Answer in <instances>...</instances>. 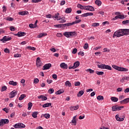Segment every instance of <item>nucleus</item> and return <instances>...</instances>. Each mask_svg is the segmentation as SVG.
<instances>
[{"label":"nucleus","instance_id":"18","mask_svg":"<svg viewBox=\"0 0 129 129\" xmlns=\"http://www.w3.org/2000/svg\"><path fill=\"white\" fill-rule=\"evenodd\" d=\"M9 84H10V85H13V86H17V85H18V82H14V81H10Z\"/></svg>","mask_w":129,"mask_h":129},{"label":"nucleus","instance_id":"34","mask_svg":"<svg viewBox=\"0 0 129 129\" xmlns=\"http://www.w3.org/2000/svg\"><path fill=\"white\" fill-rule=\"evenodd\" d=\"M71 12H72V9L71 8H67L66 9L65 13H66V14H70Z\"/></svg>","mask_w":129,"mask_h":129},{"label":"nucleus","instance_id":"40","mask_svg":"<svg viewBox=\"0 0 129 129\" xmlns=\"http://www.w3.org/2000/svg\"><path fill=\"white\" fill-rule=\"evenodd\" d=\"M66 86H69V87H71V83L69 82V81H67L65 83Z\"/></svg>","mask_w":129,"mask_h":129},{"label":"nucleus","instance_id":"9","mask_svg":"<svg viewBox=\"0 0 129 129\" xmlns=\"http://www.w3.org/2000/svg\"><path fill=\"white\" fill-rule=\"evenodd\" d=\"M17 94V91H13L10 93L9 95V97L10 98H14V97H15V96H16Z\"/></svg>","mask_w":129,"mask_h":129},{"label":"nucleus","instance_id":"25","mask_svg":"<svg viewBox=\"0 0 129 129\" xmlns=\"http://www.w3.org/2000/svg\"><path fill=\"white\" fill-rule=\"evenodd\" d=\"M18 14L20 16H26V15H28V12L21 11V12H19Z\"/></svg>","mask_w":129,"mask_h":129},{"label":"nucleus","instance_id":"46","mask_svg":"<svg viewBox=\"0 0 129 129\" xmlns=\"http://www.w3.org/2000/svg\"><path fill=\"white\" fill-rule=\"evenodd\" d=\"M48 93H49V94H52V93H54V89L52 88H50L48 90Z\"/></svg>","mask_w":129,"mask_h":129},{"label":"nucleus","instance_id":"14","mask_svg":"<svg viewBox=\"0 0 129 129\" xmlns=\"http://www.w3.org/2000/svg\"><path fill=\"white\" fill-rule=\"evenodd\" d=\"M60 67L62 68V69H68V65L66 64L64 62L60 63Z\"/></svg>","mask_w":129,"mask_h":129},{"label":"nucleus","instance_id":"50","mask_svg":"<svg viewBox=\"0 0 129 129\" xmlns=\"http://www.w3.org/2000/svg\"><path fill=\"white\" fill-rule=\"evenodd\" d=\"M92 27H98L99 26V23H94L92 24Z\"/></svg>","mask_w":129,"mask_h":129},{"label":"nucleus","instance_id":"56","mask_svg":"<svg viewBox=\"0 0 129 129\" xmlns=\"http://www.w3.org/2000/svg\"><path fill=\"white\" fill-rule=\"evenodd\" d=\"M3 110H4V111H5V112H6V113H9V109L8 108H4L3 109Z\"/></svg>","mask_w":129,"mask_h":129},{"label":"nucleus","instance_id":"38","mask_svg":"<svg viewBox=\"0 0 129 129\" xmlns=\"http://www.w3.org/2000/svg\"><path fill=\"white\" fill-rule=\"evenodd\" d=\"M77 8H79V9H81V10H84V8H85V6H83L81 4H78Z\"/></svg>","mask_w":129,"mask_h":129},{"label":"nucleus","instance_id":"52","mask_svg":"<svg viewBox=\"0 0 129 129\" xmlns=\"http://www.w3.org/2000/svg\"><path fill=\"white\" fill-rule=\"evenodd\" d=\"M29 27H30L31 29H34V28H36V25L30 24H29Z\"/></svg>","mask_w":129,"mask_h":129},{"label":"nucleus","instance_id":"45","mask_svg":"<svg viewBox=\"0 0 129 129\" xmlns=\"http://www.w3.org/2000/svg\"><path fill=\"white\" fill-rule=\"evenodd\" d=\"M7 89H8V88L7 87V86H4L2 87L1 91H2V92H3V91H6V90H7Z\"/></svg>","mask_w":129,"mask_h":129},{"label":"nucleus","instance_id":"44","mask_svg":"<svg viewBox=\"0 0 129 129\" xmlns=\"http://www.w3.org/2000/svg\"><path fill=\"white\" fill-rule=\"evenodd\" d=\"M54 28H62L63 24H56L54 25Z\"/></svg>","mask_w":129,"mask_h":129},{"label":"nucleus","instance_id":"63","mask_svg":"<svg viewBox=\"0 0 129 129\" xmlns=\"http://www.w3.org/2000/svg\"><path fill=\"white\" fill-rule=\"evenodd\" d=\"M78 55H81V56H83L84 55V53L82 51H80L78 52Z\"/></svg>","mask_w":129,"mask_h":129},{"label":"nucleus","instance_id":"12","mask_svg":"<svg viewBox=\"0 0 129 129\" xmlns=\"http://www.w3.org/2000/svg\"><path fill=\"white\" fill-rule=\"evenodd\" d=\"M42 66V62H41V59L40 57H37L36 59V66L37 67H40Z\"/></svg>","mask_w":129,"mask_h":129},{"label":"nucleus","instance_id":"57","mask_svg":"<svg viewBox=\"0 0 129 129\" xmlns=\"http://www.w3.org/2000/svg\"><path fill=\"white\" fill-rule=\"evenodd\" d=\"M84 49H86L88 48V43H85L83 46Z\"/></svg>","mask_w":129,"mask_h":129},{"label":"nucleus","instance_id":"17","mask_svg":"<svg viewBox=\"0 0 129 129\" xmlns=\"http://www.w3.org/2000/svg\"><path fill=\"white\" fill-rule=\"evenodd\" d=\"M115 118L117 121H123V120H124V118L119 117V116L118 115H115Z\"/></svg>","mask_w":129,"mask_h":129},{"label":"nucleus","instance_id":"60","mask_svg":"<svg viewBox=\"0 0 129 129\" xmlns=\"http://www.w3.org/2000/svg\"><path fill=\"white\" fill-rule=\"evenodd\" d=\"M34 83H35V84H37V83H39V79L37 78L34 79Z\"/></svg>","mask_w":129,"mask_h":129},{"label":"nucleus","instance_id":"32","mask_svg":"<svg viewBox=\"0 0 129 129\" xmlns=\"http://www.w3.org/2000/svg\"><path fill=\"white\" fill-rule=\"evenodd\" d=\"M64 92L63 90H59L55 92V94L56 95H58L59 94H61V93H63Z\"/></svg>","mask_w":129,"mask_h":129},{"label":"nucleus","instance_id":"6","mask_svg":"<svg viewBox=\"0 0 129 129\" xmlns=\"http://www.w3.org/2000/svg\"><path fill=\"white\" fill-rule=\"evenodd\" d=\"M15 128H23L26 127V125L23 123H17L14 125Z\"/></svg>","mask_w":129,"mask_h":129},{"label":"nucleus","instance_id":"5","mask_svg":"<svg viewBox=\"0 0 129 129\" xmlns=\"http://www.w3.org/2000/svg\"><path fill=\"white\" fill-rule=\"evenodd\" d=\"M9 122H10V120L8 119H2L0 120V126H4V123L7 124Z\"/></svg>","mask_w":129,"mask_h":129},{"label":"nucleus","instance_id":"30","mask_svg":"<svg viewBox=\"0 0 129 129\" xmlns=\"http://www.w3.org/2000/svg\"><path fill=\"white\" fill-rule=\"evenodd\" d=\"M124 36H127V35H129V29H124Z\"/></svg>","mask_w":129,"mask_h":129},{"label":"nucleus","instance_id":"61","mask_svg":"<svg viewBox=\"0 0 129 129\" xmlns=\"http://www.w3.org/2000/svg\"><path fill=\"white\" fill-rule=\"evenodd\" d=\"M77 52V49L74 48L72 51L73 54H76Z\"/></svg>","mask_w":129,"mask_h":129},{"label":"nucleus","instance_id":"48","mask_svg":"<svg viewBox=\"0 0 129 129\" xmlns=\"http://www.w3.org/2000/svg\"><path fill=\"white\" fill-rule=\"evenodd\" d=\"M15 58H19L22 57V55L21 54L16 53L14 55Z\"/></svg>","mask_w":129,"mask_h":129},{"label":"nucleus","instance_id":"64","mask_svg":"<svg viewBox=\"0 0 129 129\" xmlns=\"http://www.w3.org/2000/svg\"><path fill=\"white\" fill-rule=\"evenodd\" d=\"M103 50H104V51L103 52H109V49H107V48H104V49H103Z\"/></svg>","mask_w":129,"mask_h":129},{"label":"nucleus","instance_id":"20","mask_svg":"<svg viewBox=\"0 0 129 129\" xmlns=\"http://www.w3.org/2000/svg\"><path fill=\"white\" fill-rule=\"evenodd\" d=\"M70 110L72 111L73 110H77V109H78L79 108V105H77L75 106H71L70 107Z\"/></svg>","mask_w":129,"mask_h":129},{"label":"nucleus","instance_id":"47","mask_svg":"<svg viewBox=\"0 0 129 129\" xmlns=\"http://www.w3.org/2000/svg\"><path fill=\"white\" fill-rule=\"evenodd\" d=\"M118 18L120 20H123V19H124L125 17L124 15H118Z\"/></svg>","mask_w":129,"mask_h":129},{"label":"nucleus","instance_id":"29","mask_svg":"<svg viewBox=\"0 0 129 129\" xmlns=\"http://www.w3.org/2000/svg\"><path fill=\"white\" fill-rule=\"evenodd\" d=\"M51 105H52L51 103H47L43 104L42 106V107H43V108L49 107V106H51Z\"/></svg>","mask_w":129,"mask_h":129},{"label":"nucleus","instance_id":"22","mask_svg":"<svg viewBox=\"0 0 129 129\" xmlns=\"http://www.w3.org/2000/svg\"><path fill=\"white\" fill-rule=\"evenodd\" d=\"M79 65H80V62H79V61H77L74 63V68H75V69L77 68V67H78Z\"/></svg>","mask_w":129,"mask_h":129},{"label":"nucleus","instance_id":"31","mask_svg":"<svg viewBox=\"0 0 129 129\" xmlns=\"http://www.w3.org/2000/svg\"><path fill=\"white\" fill-rule=\"evenodd\" d=\"M83 94H84V91L81 90L79 92L77 95L79 97H80L82 96V95H83Z\"/></svg>","mask_w":129,"mask_h":129},{"label":"nucleus","instance_id":"11","mask_svg":"<svg viewBox=\"0 0 129 129\" xmlns=\"http://www.w3.org/2000/svg\"><path fill=\"white\" fill-rule=\"evenodd\" d=\"M51 66H52V64L51 63H47L45 64L43 67V70H48L51 68Z\"/></svg>","mask_w":129,"mask_h":129},{"label":"nucleus","instance_id":"33","mask_svg":"<svg viewBox=\"0 0 129 129\" xmlns=\"http://www.w3.org/2000/svg\"><path fill=\"white\" fill-rule=\"evenodd\" d=\"M105 64H97L98 68H100V69H104V67Z\"/></svg>","mask_w":129,"mask_h":129},{"label":"nucleus","instance_id":"10","mask_svg":"<svg viewBox=\"0 0 129 129\" xmlns=\"http://www.w3.org/2000/svg\"><path fill=\"white\" fill-rule=\"evenodd\" d=\"M27 35V33L25 32H18L17 34H15V36H17V37H24Z\"/></svg>","mask_w":129,"mask_h":129},{"label":"nucleus","instance_id":"53","mask_svg":"<svg viewBox=\"0 0 129 129\" xmlns=\"http://www.w3.org/2000/svg\"><path fill=\"white\" fill-rule=\"evenodd\" d=\"M81 22V19H79L78 20H76L74 21V24L75 25V24H79Z\"/></svg>","mask_w":129,"mask_h":129},{"label":"nucleus","instance_id":"26","mask_svg":"<svg viewBox=\"0 0 129 129\" xmlns=\"http://www.w3.org/2000/svg\"><path fill=\"white\" fill-rule=\"evenodd\" d=\"M111 100L113 101V102H117L118 101V98L115 97H111Z\"/></svg>","mask_w":129,"mask_h":129},{"label":"nucleus","instance_id":"35","mask_svg":"<svg viewBox=\"0 0 129 129\" xmlns=\"http://www.w3.org/2000/svg\"><path fill=\"white\" fill-rule=\"evenodd\" d=\"M26 97V95L25 94H22L20 95V97L19 98V100H23L24 98Z\"/></svg>","mask_w":129,"mask_h":129},{"label":"nucleus","instance_id":"15","mask_svg":"<svg viewBox=\"0 0 129 129\" xmlns=\"http://www.w3.org/2000/svg\"><path fill=\"white\" fill-rule=\"evenodd\" d=\"M128 102H129V98H127L121 101L120 103V104H125V103H128Z\"/></svg>","mask_w":129,"mask_h":129},{"label":"nucleus","instance_id":"27","mask_svg":"<svg viewBox=\"0 0 129 129\" xmlns=\"http://www.w3.org/2000/svg\"><path fill=\"white\" fill-rule=\"evenodd\" d=\"M45 36H47L46 33H41L38 35V38H43V37H45Z\"/></svg>","mask_w":129,"mask_h":129},{"label":"nucleus","instance_id":"3","mask_svg":"<svg viewBox=\"0 0 129 129\" xmlns=\"http://www.w3.org/2000/svg\"><path fill=\"white\" fill-rule=\"evenodd\" d=\"M63 36L67 38H70V37H76V32H66L63 33Z\"/></svg>","mask_w":129,"mask_h":129},{"label":"nucleus","instance_id":"2","mask_svg":"<svg viewBox=\"0 0 129 129\" xmlns=\"http://www.w3.org/2000/svg\"><path fill=\"white\" fill-rule=\"evenodd\" d=\"M112 67L114 69H115V70H117V71H120V72H126L128 71V70L127 69H126L124 68H121L120 67H118L114 64L112 65Z\"/></svg>","mask_w":129,"mask_h":129},{"label":"nucleus","instance_id":"21","mask_svg":"<svg viewBox=\"0 0 129 129\" xmlns=\"http://www.w3.org/2000/svg\"><path fill=\"white\" fill-rule=\"evenodd\" d=\"M32 116L33 117V118H37V117H38V112H33L32 114Z\"/></svg>","mask_w":129,"mask_h":129},{"label":"nucleus","instance_id":"36","mask_svg":"<svg viewBox=\"0 0 129 129\" xmlns=\"http://www.w3.org/2000/svg\"><path fill=\"white\" fill-rule=\"evenodd\" d=\"M28 110H31V108H32V106H33V103H32V102H29L28 104Z\"/></svg>","mask_w":129,"mask_h":129},{"label":"nucleus","instance_id":"24","mask_svg":"<svg viewBox=\"0 0 129 129\" xmlns=\"http://www.w3.org/2000/svg\"><path fill=\"white\" fill-rule=\"evenodd\" d=\"M72 122L74 124V125H76V124H77V121H76V116H75L73 117Z\"/></svg>","mask_w":129,"mask_h":129},{"label":"nucleus","instance_id":"58","mask_svg":"<svg viewBox=\"0 0 129 129\" xmlns=\"http://www.w3.org/2000/svg\"><path fill=\"white\" fill-rule=\"evenodd\" d=\"M117 92H121V91H122V88H118L116 89Z\"/></svg>","mask_w":129,"mask_h":129},{"label":"nucleus","instance_id":"13","mask_svg":"<svg viewBox=\"0 0 129 129\" xmlns=\"http://www.w3.org/2000/svg\"><path fill=\"white\" fill-rule=\"evenodd\" d=\"M73 25H74V21L73 22H71V23H66V24H62L63 27H62V28H64L66 27H69L70 26H73Z\"/></svg>","mask_w":129,"mask_h":129},{"label":"nucleus","instance_id":"42","mask_svg":"<svg viewBox=\"0 0 129 129\" xmlns=\"http://www.w3.org/2000/svg\"><path fill=\"white\" fill-rule=\"evenodd\" d=\"M5 20H6V21H9V22H12L14 21V18L12 17H7L5 18Z\"/></svg>","mask_w":129,"mask_h":129},{"label":"nucleus","instance_id":"54","mask_svg":"<svg viewBox=\"0 0 129 129\" xmlns=\"http://www.w3.org/2000/svg\"><path fill=\"white\" fill-rule=\"evenodd\" d=\"M32 3H40V2H42V0H32Z\"/></svg>","mask_w":129,"mask_h":129},{"label":"nucleus","instance_id":"28","mask_svg":"<svg viewBox=\"0 0 129 129\" xmlns=\"http://www.w3.org/2000/svg\"><path fill=\"white\" fill-rule=\"evenodd\" d=\"M58 21H60L59 23H66V20H65L64 17H63L62 18L60 17Z\"/></svg>","mask_w":129,"mask_h":129},{"label":"nucleus","instance_id":"62","mask_svg":"<svg viewBox=\"0 0 129 129\" xmlns=\"http://www.w3.org/2000/svg\"><path fill=\"white\" fill-rule=\"evenodd\" d=\"M4 52L5 53H10V50L9 49H8V48H5L4 49Z\"/></svg>","mask_w":129,"mask_h":129},{"label":"nucleus","instance_id":"41","mask_svg":"<svg viewBox=\"0 0 129 129\" xmlns=\"http://www.w3.org/2000/svg\"><path fill=\"white\" fill-rule=\"evenodd\" d=\"M96 74H97V75H103V74H104V72L97 71H96Z\"/></svg>","mask_w":129,"mask_h":129},{"label":"nucleus","instance_id":"7","mask_svg":"<svg viewBox=\"0 0 129 129\" xmlns=\"http://www.w3.org/2000/svg\"><path fill=\"white\" fill-rule=\"evenodd\" d=\"M84 9L86 11H90V12H94V8H93L92 6H85V8Z\"/></svg>","mask_w":129,"mask_h":129},{"label":"nucleus","instance_id":"8","mask_svg":"<svg viewBox=\"0 0 129 129\" xmlns=\"http://www.w3.org/2000/svg\"><path fill=\"white\" fill-rule=\"evenodd\" d=\"M12 40V37L9 36H4L3 39H1L0 41H2L5 43V42H7L8 41H10Z\"/></svg>","mask_w":129,"mask_h":129},{"label":"nucleus","instance_id":"1","mask_svg":"<svg viewBox=\"0 0 129 129\" xmlns=\"http://www.w3.org/2000/svg\"><path fill=\"white\" fill-rule=\"evenodd\" d=\"M122 36H124V30L123 29H119L116 31L113 35V38H119V37H122Z\"/></svg>","mask_w":129,"mask_h":129},{"label":"nucleus","instance_id":"49","mask_svg":"<svg viewBox=\"0 0 129 129\" xmlns=\"http://www.w3.org/2000/svg\"><path fill=\"white\" fill-rule=\"evenodd\" d=\"M27 49H28L29 50H32V51H35V50H36V48L31 46L27 47Z\"/></svg>","mask_w":129,"mask_h":129},{"label":"nucleus","instance_id":"43","mask_svg":"<svg viewBox=\"0 0 129 129\" xmlns=\"http://www.w3.org/2000/svg\"><path fill=\"white\" fill-rule=\"evenodd\" d=\"M87 72H90V73L91 74H93V73H94V70H93L92 69H88L87 70Z\"/></svg>","mask_w":129,"mask_h":129},{"label":"nucleus","instance_id":"51","mask_svg":"<svg viewBox=\"0 0 129 129\" xmlns=\"http://www.w3.org/2000/svg\"><path fill=\"white\" fill-rule=\"evenodd\" d=\"M43 116H44V117H45V118L48 119V118H49L50 117V114H49L48 113L45 114H44Z\"/></svg>","mask_w":129,"mask_h":129},{"label":"nucleus","instance_id":"16","mask_svg":"<svg viewBox=\"0 0 129 129\" xmlns=\"http://www.w3.org/2000/svg\"><path fill=\"white\" fill-rule=\"evenodd\" d=\"M59 13H56L54 16L52 17V19H54V21H56V20H57V21H59L60 19V18H59Z\"/></svg>","mask_w":129,"mask_h":129},{"label":"nucleus","instance_id":"39","mask_svg":"<svg viewBox=\"0 0 129 129\" xmlns=\"http://www.w3.org/2000/svg\"><path fill=\"white\" fill-rule=\"evenodd\" d=\"M104 69H107V70H111V67L108 65L105 64V67Z\"/></svg>","mask_w":129,"mask_h":129},{"label":"nucleus","instance_id":"59","mask_svg":"<svg viewBox=\"0 0 129 129\" xmlns=\"http://www.w3.org/2000/svg\"><path fill=\"white\" fill-rule=\"evenodd\" d=\"M80 82H77L76 83H75V86H80Z\"/></svg>","mask_w":129,"mask_h":129},{"label":"nucleus","instance_id":"55","mask_svg":"<svg viewBox=\"0 0 129 129\" xmlns=\"http://www.w3.org/2000/svg\"><path fill=\"white\" fill-rule=\"evenodd\" d=\"M122 23L123 25H126V24L129 23V20L123 21H122Z\"/></svg>","mask_w":129,"mask_h":129},{"label":"nucleus","instance_id":"4","mask_svg":"<svg viewBox=\"0 0 129 129\" xmlns=\"http://www.w3.org/2000/svg\"><path fill=\"white\" fill-rule=\"evenodd\" d=\"M123 106H118V105H115V106H113L112 107V111H117L118 110H121L122 108H123Z\"/></svg>","mask_w":129,"mask_h":129},{"label":"nucleus","instance_id":"19","mask_svg":"<svg viewBox=\"0 0 129 129\" xmlns=\"http://www.w3.org/2000/svg\"><path fill=\"white\" fill-rule=\"evenodd\" d=\"M38 98H39V99L41 98L42 100V101H44V100H47V99H48V98H47L46 97H45L44 96V95H41L40 96H39L37 97Z\"/></svg>","mask_w":129,"mask_h":129},{"label":"nucleus","instance_id":"23","mask_svg":"<svg viewBox=\"0 0 129 129\" xmlns=\"http://www.w3.org/2000/svg\"><path fill=\"white\" fill-rule=\"evenodd\" d=\"M95 5H97V6H98V7H100V6H101V5H102V3L101 2V1H100V0H96L95 2Z\"/></svg>","mask_w":129,"mask_h":129},{"label":"nucleus","instance_id":"37","mask_svg":"<svg viewBox=\"0 0 129 129\" xmlns=\"http://www.w3.org/2000/svg\"><path fill=\"white\" fill-rule=\"evenodd\" d=\"M97 99L99 101L103 100L104 98L103 96L99 95L97 97Z\"/></svg>","mask_w":129,"mask_h":129}]
</instances>
